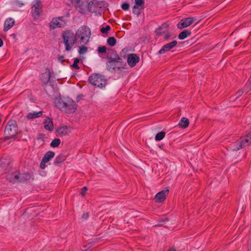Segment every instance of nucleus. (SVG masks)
<instances>
[{"label": "nucleus", "mask_w": 251, "mask_h": 251, "mask_svg": "<svg viewBox=\"0 0 251 251\" xmlns=\"http://www.w3.org/2000/svg\"><path fill=\"white\" fill-rule=\"evenodd\" d=\"M239 45V42H236V43H235L234 46H235V47H237V46H238Z\"/></svg>", "instance_id": "864d4df0"}, {"label": "nucleus", "mask_w": 251, "mask_h": 251, "mask_svg": "<svg viewBox=\"0 0 251 251\" xmlns=\"http://www.w3.org/2000/svg\"><path fill=\"white\" fill-rule=\"evenodd\" d=\"M89 217V214L88 213H84L82 216V218L83 220H87Z\"/></svg>", "instance_id": "37998d69"}, {"label": "nucleus", "mask_w": 251, "mask_h": 251, "mask_svg": "<svg viewBox=\"0 0 251 251\" xmlns=\"http://www.w3.org/2000/svg\"><path fill=\"white\" fill-rule=\"evenodd\" d=\"M166 135V133L164 131H161L155 135V140L156 141H160L163 139Z\"/></svg>", "instance_id": "c756f323"}, {"label": "nucleus", "mask_w": 251, "mask_h": 251, "mask_svg": "<svg viewBox=\"0 0 251 251\" xmlns=\"http://www.w3.org/2000/svg\"><path fill=\"white\" fill-rule=\"evenodd\" d=\"M72 3L78 8V12L82 14H85L86 8L88 4L87 0H72Z\"/></svg>", "instance_id": "9d476101"}, {"label": "nucleus", "mask_w": 251, "mask_h": 251, "mask_svg": "<svg viewBox=\"0 0 251 251\" xmlns=\"http://www.w3.org/2000/svg\"><path fill=\"white\" fill-rule=\"evenodd\" d=\"M121 7L123 10L126 11L129 8V4L127 2H124L122 4Z\"/></svg>", "instance_id": "e433bc0d"}, {"label": "nucleus", "mask_w": 251, "mask_h": 251, "mask_svg": "<svg viewBox=\"0 0 251 251\" xmlns=\"http://www.w3.org/2000/svg\"><path fill=\"white\" fill-rule=\"evenodd\" d=\"M177 42L176 40H174L167 44L164 45L158 52V54H162L170 50L176 46Z\"/></svg>", "instance_id": "ddd939ff"}, {"label": "nucleus", "mask_w": 251, "mask_h": 251, "mask_svg": "<svg viewBox=\"0 0 251 251\" xmlns=\"http://www.w3.org/2000/svg\"><path fill=\"white\" fill-rule=\"evenodd\" d=\"M58 61L60 62L61 63H63L64 62H67L68 63H69V60H66L64 59V57L63 55L59 56L58 58Z\"/></svg>", "instance_id": "4c0bfd02"}, {"label": "nucleus", "mask_w": 251, "mask_h": 251, "mask_svg": "<svg viewBox=\"0 0 251 251\" xmlns=\"http://www.w3.org/2000/svg\"><path fill=\"white\" fill-rule=\"evenodd\" d=\"M189 124V121L188 119L185 117H182L179 122L178 126L180 128H185L188 126Z\"/></svg>", "instance_id": "b1692460"}, {"label": "nucleus", "mask_w": 251, "mask_h": 251, "mask_svg": "<svg viewBox=\"0 0 251 251\" xmlns=\"http://www.w3.org/2000/svg\"><path fill=\"white\" fill-rule=\"evenodd\" d=\"M169 251H176V250L174 247H172L169 249Z\"/></svg>", "instance_id": "3c124183"}, {"label": "nucleus", "mask_w": 251, "mask_h": 251, "mask_svg": "<svg viewBox=\"0 0 251 251\" xmlns=\"http://www.w3.org/2000/svg\"><path fill=\"white\" fill-rule=\"evenodd\" d=\"M19 172H15L13 173L9 174L6 175L7 180L12 183H19Z\"/></svg>", "instance_id": "dca6fc26"}, {"label": "nucleus", "mask_w": 251, "mask_h": 251, "mask_svg": "<svg viewBox=\"0 0 251 251\" xmlns=\"http://www.w3.org/2000/svg\"><path fill=\"white\" fill-rule=\"evenodd\" d=\"M191 34V31L188 29H185L181 32L178 35V38L180 40H183L186 38L190 36Z\"/></svg>", "instance_id": "a878e982"}, {"label": "nucleus", "mask_w": 251, "mask_h": 251, "mask_svg": "<svg viewBox=\"0 0 251 251\" xmlns=\"http://www.w3.org/2000/svg\"><path fill=\"white\" fill-rule=\"evenodd\" d=\"M42 3L40 0H35L32 7L31 14L34 19L39 18L42 13Z\"/></svg>", "instance_id": "6e6552de"}, {"label": "nucleus", "mask_w": 251, "mask_h": 251, "mask_svg": "<svg viewBox=\"0 0 251 251\" xmlns=\"http://www.w3.org/2000/svg\"><path fill=\"white\" fill-rule=\"evenodd\" d=\"M108 50L105 46H99L98 48L97 51L99 54L105 53L107 51H108Z\"/></svg>", "instance_id": "2f4dec72"}, {"label": "nucleus", "mask_w": 251, "mask_h": 251, "mask_svg": "<svg viewBox=\"0 0 251 251\" xmlns=\"http://www.w3.org/2000/svg\"><path fill=\"white\" fill-rule=\"evenodd\" d=\"M55 104L61 111L67 113H74L77 107L75 102L69 97L56 98Z\"/></svg>", "instance_id": "f03ea898"}, {"label": "nucleus", "mask_w": 251, "mask_h": 251, "mask_svg": "<svg viewBox=\"0 0 251 251\" xmlns=\"http://www.w3.org/2000/svg\"><path fill=\"white\" fill-rule=\"evenodd\" d=\"M87 246H88V249H89L91 247L92 245L90 243H89Z\"/></svg>", "instance_id": "5fc2aeb1"}, {"label": "nucleus", "mask_w": 251, "mask_h": 251, "mask_svg": "<svg viewBox=\"0 0 251 251\" xmlns=\"http://www.w3.org/2000/svg\"><path fill=\"white\" fill-rule=\"evenodd\" d=\"M88 81L93 85L100 88L105 87L107 84V79L105 76L97 73L91 74L89 77Z\"/></svg>", "instance_id": "423d86ee"}, {"label": "nucleus", "mask_w": 251, "mask_h": 251, "mask_svg": "<svg viewBox=\"0 0 251 251\" xmlns=\"http://www.w3.org/2000/svg\"><path fill=\"white\" fill-rule=\"evenodd\" d=\"M171 36V35L169 33H167V34H166L164 36V39L166 40H168L169 38Z\"/></svg>", "instance_id": "49530a36"}, {"label": "nucleus", "mask_w": 251, "mask_h": 251, "mask_svg": "<svg viewBox=\"0 0 251 251\" xmlns=\"http://www.w3.org/2000/svg\"><path fill=\"white\" fill-rule=\"evenodd\" d=\"M50 77L51 73L50 70L49 68H46L45 73L41 74L40 79L45 85H47L50 82Z\"/></svg>", "instance_id": "f3484780"}, {"label": "nucleus", "mask_w": 251, "mask_h": 251, "mask_svg": "<svg viewBox=\"0 0 251 251\" xmlns=\"http://www.w3.org/2000/svg\"><path fill=\"white\" fill-rule=\"evenodd\" d=\"M87 247V246H85V247H83V248H84V249H83V250H82V251H86L87 250V249H86Z\"/></svg>", "instance_id": "603ef678"}, {"label": "nucleus", "mask_w": 251, "mask_h": 251, "mask_svg": "<svg viewBox=\"0 0 251 251\" xmlns=\"http://www.w3.org/2000/svg\"><path fill=\"white\" fill-rule=\"evenodd\" d=\"M44 127L46 129L49 131H52L54 126L51 119L47 117L44 122Z\"/></svg>", "instance_id": "6ab92c4d"}, {"label": "nucleus", "mask_w": 251, "mask_h": 251, "mask_svg": "<svg viewBox=\"0 0 251 251\" xmlns=\"http://www.w3.org/2000/svg\"><path fill=\"white\" fill-rule=\"evenodd\" d=\"M37 139L38 140H42L44 141V135L43 134H40L38 135Z\"/></svg>", "instance_id": "79ce46f5"}, {"label": "nucleus", "mask_w": 251, "mask_h": 251, "mask_svg": "<svg viewBox=\"0 0 251 251\" xmlns=\"http://www.w3.org/2000/svg\"><path fill=\"white\" fill-rule=\"evenodd\" d=\"M61 140L59 138H55L50 144V146L52 148H56L60 144Z\"/></svg>", "instance_id": "c85d7f7f"}, {"label": "nucleus", "mask_w": 251, "mask_h": 251, "mask_svg": "<svg viewBox=\"0 0 251 251\" xmlns=\"http://www.w3.org/2000/svg\"><path fill=\"white\" fill-rule=\"evenodd\" d=\"M72 67L73 68H75V69H79V67L78 66V65H77V64H76V63H74L72 65Z\"/></svg>", "instance_id": "c03bdc74"}, {"label": "nucleus", "mask_w": 251, "mask_h": 251, "mask_svg": "<svg viewBox=\"0 0 251 251\" xmlns=\"http://www.w3.org/2000/svg\"><path fill=\"white\" fill-rule=\"evenodd\" d=\"M43 114L42 111H33L28 113L26 115V118L28 120L33 119L41 117Z\"/></svg>", "instance_id": "5701e85b"}, {"label": "nucleus", "mask_w": 251, "mask_h": 251, "mask_svg": "<svg viewBox=\"0 0 251 251\" xmlns=\"http://www.w3.org/2000/svg\"><path fill=\"white\" fill-rule=\"evenodd\" d=\"M107 44L111 47L115 46L117 43V40L114 37H110L107 39Z\"/></svg>", "instance_id": "bb28decb"}, {"label": "nucleus", "mask_w": 251, "mask_h": 251, "mask_svg": "<svg viewBox=\"0 0 251 251\" xmlns=\"http://www.w3.org/2000/svg\"><path fill=\"white\" fill-rule=\"evenodd\" d=\"M63 19L64 17L53 18L49 24L50 29H54L56 28H62L65 26L66 23Z\"/></svg>", "instance_id": "1a4fd4ad"}, {"label": "nucleus", "mask_w": 251, "mask_h": 251, "mask_svg": "<svg viewBox=\"0 0 251 251\" xmlns=\"http://www.w3.org/2000/svg\"><path fill=\"white\" fill-rule=\"evenodd\" d=\"M246 139H248L250 141L248 142V145L251 144V132H250L247 136Z\"/></svg>", "instance_id": "a19ab883"}, {"label": "nucleus", "mask_w": 251, "mask_h": 251, "mask_svg": "<svg viewBox=\"0 0 251 251\" xmlns=\"http://www.w3.org/2000/svg\"><path fill=\"white\" fill-rule=\"evenodd\" d=\"M196 20V19L195 17H189L183 18L177 24L176 26L178 29H182L192 25Z\"/></svg>", "instance_id": "9b49d317"}, {"label": "nucleus", "mask_w": 251, "mask_h": 251, "mask_svg": "<svg viewBox=\"0 0 251 251\" xmlns=\"http://www.w3.org/2000/svg\"><path fill=\"white\" fill-rule=\"evenodd\" d=\"M62 37L65 46V50L67 51H70L72 49L77 40L76 35H75L74 33L71 30H66L63 31Z\"/></svg>", "instance_id": "20e7f679"}, {"label": "nucleus", "mask_w": 251, "mask_h": 251, "mask_svg": "<svg viewBox=\"0 0 251 251\" xmlns=\"http://www.w3.org/2000/svg\"><path fill=\"white\" fill-rule=\"evenodd\" d=\"M144 8H143V7H138L136 6H133V9H132V12L133 13L137 15V16H139V15H140L142 12V11L144 10Z\"/></svg>", "instance_id": "cd10ccee"}, {"label": "nucleus", "mask_w": 251, "mask_h": 251, "mask_svg": "<svg viewBox=\"0 0 251 251\" xmlns=\"http://www.w3.org/2000/svg\"><path fill=\"white\" fill-rule=\"evenodd\" d=\"M14 23L15 21L12 18L7 19L4 22L3 30L6 31L10 29L13 26Z\"/></svg>", "instance_id": "aec40b11"}, {"label": "nucleus", "mask_w": 251, "mask_h": 251, "mask_svg": "<svg viewBox=\"0 0 251 251\" xmlns=\"http://www.w3.org/2000/svg\"><path fill=\"white\" fill-rule=\"evenodd\" d=\"M145 0H135V5L134 6H136L138 7L145 8Z\"/></svg>", "instance_id": "473e14b6"}, {"label": "nucleus", "mask_w": 251, "mask_h": 251, "mask_svg": "<svg viewBox=\"0 0 251 251\" xmlns=\"http://www.w3.org/2000/svg\"><path fill=\"white\" fill-rule=\"evenodd\" d=\"M77 39H79L80 44H86L89 41L91 32L90 29L87 26L79 27L75 33Z\"/></svg>", "instance_id": "0eeeda50"}, {"label": "nucleus", "mask_w": 251, "mask_h": 251, "mask_svg": "<svg viewBox=\"0 0 251 251\" xmlns=\"http://www.w3.org/2000/svg\"><path fill=\"white\" fill-rule=\"evenodd\" d=\"M122 52H124V50H122L121 52V54L122 53Z\"/></svg>", "instance_id": "6e6d98bb"}, {"label": "nucleus", "mask_w": 251, "mask_h": 251, "mask_svg": "<svg viewBox=\"0 0 251 251\" xmlns=\"http://www.w3.org/2000/svg\"><path fill=\"white\" fill-rule=\"evenodd\" d=\"M66 159V156L64 154L61 153L57 156L54 160L53 164L55 166H58Z\"/></svg>", "instance_id": "4be33fe9"}, {"label": "nucleus", "mask_w": 251, "mask_h": 251, "mask_svg": "<svg viewBox=\"0 0 251 251\" xmlns=\"http://www.w3.org/2000/svg\"><path fill=\"white\" fill-rule=\"evenodd\" d=\"M18 126L15 120L8 121L4 130V140H7L15 137L18 134Z\"/></svg>", "instance_id": "39448f33"}, {"label": "nucleus", "mask_w": 251, "mask_h": 251, "mask_svg": "<svg viewBox=\"0 0 251 251\" xmlns=\"http://www.w3.org/2000/svg\"><path fill=\"white\" fill-rule=\"evenodd\" d=\"M111 27L109 25H106L105 27H102L100 29V31L102 33L107 34L110 30Z\"/></svg>", "instance_id": "c9c22d12"}, {"label": "nucleus", "mask_w": 251, "mask_h": 251, "mask_svg": "<svg viewBox=\"0 0 251 251\" xmlns=\"http://www.w3.org/2000/svg\"><path fill=\"white\" fill-rule=\"evenodd\" d=\"M55 153L52 151H48L44 155L43 158L44 161H45L47 162H49L52 158L54 157Z\"/></svg>", "instance_id": "393cba45"}, {"label": "nucleus", "mask_w": 251, "mask_h": 251, "mask_svg": "<svg viewBox=\"0 0 251 251\" xmlns=\"http://www.w3.org/2000/svg\"><path fill=\"white\" fill-rule=\"evenodd\" d=\"M82 96V95H78L76 100L77 101H79L80 100L81 97Z\"/></svg>", "instance_id": "09e8293b"}, {"label": "nucleus", "mask_w": 251, "mask_h": 251, "mask_svg": "<svg viewBox=\"0 0 251 251\" xmlns=\"http://www.w3.org/2000/svg\"><path fill=\"white\" fill-rule=\"evenodd\" d=\"M79 61H80V60H79V58H75V59H74V63H76V64H78V63L79 62Z\"/></svg>", "instance_id": "de8ad7c7"}, {"label": "nucleus", "mask_w": 251, "mask_h": 251, "mask_svg": "<svg viewBox=\"0 0 251 251\" xmlns=\"http://www.w3.org/2000/svg\"><path fill=\"white\" fill-rule=\"evenodd\" d=\"M87 190V188L86 186L83 187L81 189V195L84 196L85 194L86 191Z\"/></svg>", "instance_id": "ea45409f"}, {"label": "nucleus", "mask_w": 251, "mask_h": 251, "mask_svg": "<svg viewBox=\"0 0 251 251\" xmlns=\"http://www.w3.org/2000/svg\"><path fill=\"white\" fill-rule=\"evenodd\" d=\"M19 183L24 182L29 180L31 178V175L29 173H20L19 172Z\"/></svg>", "instance_id": "412c9836"}, {"label": "nucleus", "mask_w": 251, "mask_h": 251, "mask_svg": "<svg viewBox=\"0 0 251 251\" xmlns=\"http://www.w3.org/2000/svg\"><path fill=\"white\" fill-rule=\"evenodd\" d=\"M168 25H167L166 24H164L162 25V26H159L158 28L156 29L155 32L158 35H161L164 32V31H162V29L163 27H168Z\"/></svg>", "instance_id": "7c9ffc66"}, {"label": "nucleus", "mask_w": 251, "mask_h": 251, "mask_svg": "<svg viewBox=\"0 0 251 251\" xmlns=\"http://www.w3.org/2000/svg\"><path fill=\"white\" fill-rule=\"evenodd\" d=\"M47 163V162H46L45 161H44V160L42 159L41 163H40V168L42 169H44L46 167V163Z\"/></svg>", "instance_id": "58836bf2"}, {"label": "nucleus", "mask_w": 251, "mask_h": 251, "mask_svg": "<svg viewBox=\"0 0 251 251\" xmlns=\"http://www.w3.org/2000/svg\"><path fill=\"white\" fill-rule=\"evenodd\" d=\"M108 6V3L104 1L92 0L87 4V9L89 11L94 13L96 15L100 16Z\"/></svg>", "instance_id": "7ed1b4c3"}, {"label": "nucleus", "mask_w": 251, "mask_h": 251, "mask_svg": "<svg viewBox=\"0 0 251 251\" xmlns=\"http://www.w3.org/2000/svg\"><path fill=\"white\" fill-rule=\"evenodd\" d=\"M243 94V92L242 91H238L237 93H236V95H237V97H236V99H238L239 98V97H240Z\"/></svg>", "instance_id": "a18cd8bd"}, {"label": "nucleus", "mask_w": 251, "mask_h": 251, "mask_svg": "<svg viewBox=\"0 0 251 251\" xmlns=\"http://www.w3.org/2000/svg\"><path fill=\"white\" fill-rule=\"evenodd\" d=\"M88 51V48L85 46H82L79 48L78 52L80 54H83L87 52Z\"/></svg>", "instance_id": "f704fd0d"}, {"label": "nucleus", "mask_w": 251, "mask_h": 251, "mask_svg": "<svg viewBox=\"0 0 251 251\" xmlns=\"http://www.w3.org/2000/svg\"><path fill=\"white\" fill-rule=\"evenodd\" d=\"M139 61L140 58L137 54L134 53L127 54V62L130 67H134Z\"/></svg>", "instance_id": "4468645a"}, {"label": "nucleus", "mask_w": 251, "mask_h": 251, "mask_svg": "<svg viewBox=\"0 0 251 251\" xmlns=\"http://www.w3.org/2000/svg\"><path fill=\"white\" fill-rule=\"evenodd\" d=\"M250 141L248 139H244L240 141H237L234 143V147L232 149L233 151H237L247 145H248V142Z\"/></svg>", "instance_id": "2eb2a0df"}, {"label": "nucleus", "mask_w": 251, "mask_h": 251, "mask_svg": "<svg viewBox=\"0 0 251 251\" xmlns=\"http://www.w3.org/2000/svg\"><path fill=\"white\" fill-rule=\"evenodd\" d=\"M106 58L107 70L111 73L121 72L122 69H126V63L113 49H108Z\"/></svg>", "instance_id": "f257e3e1"}, {"label": "nucleus", "mask_w": 251, "mask_h": 251, "mask_svg": "<svg viewBox=\"0 0 251 251\" xmlns=\"http://www.w3.org/2000/svg\"><path fill=\"white\" fill-rule=\"evenodd\" d=\"M169 221V219L167 217H163L160 218L159 219V222L160 223L157 225H155V226H161L163 225L164 224Z\"/></svg>", "instance_id": "72a5a7b5"}, {"label": "nucleus", "mask_w": 251, "mask_h": 251, "mask_svg": "<svg viewBox=\"0 0 251 251\" xmlns=\"http://www.w3.org/2000/svg\"><path fill=\"white\" fill-rule=\"evenodd\" d=\"M169 190L168 187H166L161 191L158 192L154 197V200L156 202H161L164 201L168 195Z\"/></svg>", "instance_id": "f8f14e48"}, {"label": "nucleus", "mask_w": 251, "mask_h": 251, "mask_svg": "<svg viewBox=\"0 0 251 251\" xmlns=\"http://www.w3.org/2000/svg\"><path fill=\"white\" fill-rule=\"evenodd\" d=\"M56 131L60 136H64L69 134L71 132L70 127L67 126H59L56 129Z\"/></svg>", "instance_id": "a211bd4d"}, {"label": "nucleus", "mask_w": 251, "mask_h": 251, "mask_svg": "<svg viewBox=\"0 0 251 251\" xmlns=\"http://www.w3.org/2000/svg\"><path fill=\"white\" fill-rule=\"evenodd\" d=\"M3 45V42L2 40L0 38V47H1Z\"/></svg>", "instance_id": "8fccbe9b"}]
</instances>
